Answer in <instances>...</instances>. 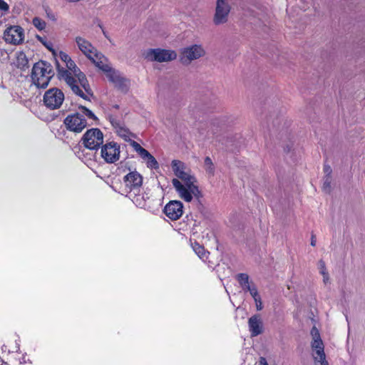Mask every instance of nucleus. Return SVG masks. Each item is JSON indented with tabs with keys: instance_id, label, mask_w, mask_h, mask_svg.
I'll return each mask as SVG.
<instances>
[{
	"instance_id": "1",
	"label": "nucleus",
	"mask_w": 365,
	"mask_h": 365,
	"mask_svg": "<svg viewBox=\"0 0 365 365\" xmlns=\"http://www.w3.org/2000/svg\"><path fill=\"white\" fill-rule=\"evenodd\" d=\"M171 168L175 176L172 180V185L178 196L187 202H191L194 197L199 199L201 192L197 185V179L185 163L173 160Z\"/></svg>"
},
{
	"instance_id": "2",
	"label": "nucleus",
	"mask_w": 365,
	"mask_h": 365,
	"mask_svg": "<svg viewBox=\"0 0 365 365\" xmlns=\"http://www.w3.org/2000/svg\"><path fill=\"white\" fill-rule=\"evenodd\" d=\"M65 65L66 69L57 65L58 78L64 80L74 93L89 101L93 93L84 73L81 71L72 59Z\"/></svg>"
},
{
	"instance_id": "3",
	"label": "nucleus",
	"mask_w": 365,
	"mask_h": 365,
	"mask_svg": "<svg viewBox=\"0 0 365 365\" xmlns=\"http://www.w3.org/2000/svg\"><path fill=\"white\" fill-rule=\"evenodd\" d=\"M53 71L50 63L46 61L36 63L32 68V83L39 88H45L48 86L51 78L53 76Z\"/></svg>"
},
{
	"instance_id": "4",
	"label": "nucleus",
	"mask_w": 365,
	"mask_h": 365,
	"mask_svg": "<svg viewBox=\"0 0 365 365\" xmlns=\"http://www.w3.org/2000/svg\"><path fill=\"white\" fill-rule=\"evenodd\" d=\"M311 335L312 336L311 346L314 364L329 365L328 361L326 359L323 341L321 339L319 330L315 327L312 329Z\"/></svg>"
},
{
	"instance_id": "5",
	"label": "nucleus",
	"mask_w": 365,
	"mask_h": 365,
	"mask_svg": "<svg viewBox=\"0 0 365 365\" xmlns=\"http://www.w3.org/2000/svg\"><path fill=\"white\" fill-rule=\"evenodd\" d=\"M123 194L129 195V197L132 198L133 195L135 197L140 192L143 185V177L135 170L130 171L123 177Z\"/></svg>"
},
{
	"instance_id": "6",
	"label": "nucleus",
	"mask_w": 365,
	"mask_h": 365,
	"mask_svg": "<svg viewBox=\"0 0 365 365\" xmlns=\"http://www.w3.org/2000/svg\"><path fill=\"white\" fill-rule=\"evenodd\" d=\"M177 56L175 51L163 48H150L143 53V56L147 60L159 63L173 61L177 58Z\"/></svg>"
},
{
	"instance_id": "7",
	"label": "nucleus",
	"mask_w": 365,
	"mask_h": 365,
	"mask_svg": "<svg viewBox=\"0 0 365 365\" xmlns=\"http://www.w3.org/2000/svg\"><path fill=\"white\" fill-rule=\"evenodd\" d=\"M63 123L66 129L74 133H81L88 125L87 120L80 113L70 114L66 117Z\"/></svg>"
},
{
	"instance_id": "8",
	"label": "nucleus",
	"mask_w": 365,
	"mask_h": 365,
	"mask_svg": "<svg viewBox=\"0 0 365 365\" xmlns=\"http://www.w3.org/2000/svg\"><path fill=\"white\" fill-rule=\"evenodd\" d=\"M63 101L64 94L57 88H50L43 96L44 105L51 110L60 108Z\"/></svg>"
},
{
	"instance_id": "9",
	"label": "nucleus",
	"mask_w": 365,
	"mask_h": 365,
	"mask_svg": "<svg viewBox=\"0 0 365 365\" xmlns=\"http://www.w3.org/2000/svg\"><path fill=\"white\" fill-rule=\"evenodd\" d=\"M82 140L86 148L95 150L103 144V135L98 128H92L86 131Z\"/></svg>"
},
{
	"instance_id": "10",
	"label": "nucleus",
	"mask_w": 365,
	"mask_h": 365,
	"mask_svg": "<svg viewBox=\"0 0 365 365\" xmlns=\"http://www.w3.org/2000/svg\"><path fill=\"white\" fill-rule=\"evenodd\" d=\"M205 51L201 45H192L182 49L180 53V61L183 64L188 65L192 61L202 57Z\"/></svg>"
},
{
	"instance_id": "11",
	"label": "nucleus",
	"mask_w": 365,
	"mask_h": 365,
	"mask_svg": "<svg viewBox=\"0 0 365 365\" xmlns=\"http://www.w3.org/2000/svg\"><path fill=\"white\" fill-rule=\"evenodd\" d=\"M120 153V145L111 141L101 147V155L107 163H114L119 160Z\"/></svg>"
},
{
	"instance_id": "12",
	"label": "nucleus",
	"mask_w": 365,
	"mask_h": 365,
	"mask_svg": "<svg viewBox=\"0 0 365 365\" xmlns=\"http://www.w3.org/2000/svg\"><path fill=\"white\" fill-rule=\"evenodd\" d=\"M3 38L7 43L19 45L24 42V31L19 26H10L4 31Z\"/></svg>"
},
{
	"instance_id": "13",
	"label": "nucleus",
	"mask_w": 365,
	"mask_h": 365,
	"mask_svg": "<svg viewBox=\"0 0 365 365\" xmlns=\"http://www.w3.org/2000/svg\"><path fill=\"white\" fill-rule=\"evenodd\" d=\"M230 5L228 0H217L213 22L215 25H220L227 22L230 11Z\"/></svg>"
},
{
	"instance_id": "14",
	"label": "nucleus",
	"mask_w": 365,
	"mask_h": 365,
	"mask_svg": "<svg viewBox=\"0 0 365 365\" xmlns=\"http://www.w3.org/2000/svg\"><path fill=\"white\" fill-rule=\"evenodd\" d=\"M163 212L170 220H177L183 214V204L179 200H171L165 206Z\"/></svg>"
},
{
	"instance_id": "15",
	"label": "nucleus",
	"mask_w": 365,
	"mask_h": 365,
	"mask_svg": "<svg viewBox=\"0 0 365 365\" xmlns=\"http://www.w3.org/2000/svg\"><path fill=\"white\" fill-rule=\"evenodd\" d=\"M76 43L78 49L88 58H93L95 53H97V49L86 38L81 36L76 37Z\"/></svg>"
},
{
	"instance_id": "16",
	"label": "nucleus",
	"mask_w": 365,
	"mask_h": 365,
	"mask_svg": "<svg viewBox=\"0 0 365 365\" xmlns=\"http://www.w3.org/2000/svg\"><path fill=\"white\" fill-rule=\"evenodd\" d=\"M90 60L106 74L112 68L108 58L101 52L95 53Z\"/></svg>"
},
{
	"instance_id": "17",
	"label": "nucleus",
	"mask_w": 365,
	"mask_h": 365,
	"mask_svg": "<svg viewBox=\"0 0 365 365\" xmlns=\"http://www.w3.org/2000/svg\"><path fill=\"white\" fill-rule=\"evenodd\" d=\"M249 329L252 336H256L262 332V322L257 315H254L249 319Z\"/></svg>"
},
{
	"instance_id": "18",
	"label": "nucleus",
	"mask_w": 365,
	"mask_h": 365,
	"mask_svg": "<svg viewBox=\"0 0 365 365\" xmlns=\"http://www.w3.org/2000/svg\"><path fill=\"white\" fill-rule=\"evenodd\" d=\"M141 158L145 162L147 167L150 169H158L159 164L156 159L147 150Z\"/></svg>"
},
{
	"instance_id": "19",
	"label": "nucleus",
	"mask_w": 365,
	"mask_h": 365,
	"mask_svg": "<svg viewBox=\"0 0 365 365\" xmlns=\"http://www.w3.org/2000/svg\"><path fill=\"white\" fill-rule=\"evenodd\" d=\"M16 66L21 68L24 69L27 67L28 59L26 54L22 51H18L16 53Z\"/></svg>"
},
{
	"instance_id": "20",
	"label": "nucleus",
	"mask_w": 365,
	"mask_h": 365,
	"mask_svg": "<svg viewBox=\"0 0 365 365\" xmlns=\"http://www.w3.org/2000/svg\"><path fill=\"white\" fill-rule=\"evenodd\" d=\"M192 247L195 252L198 255V257L201 259L205 261L207 259V255L209 252L205 251L204 247H202L197 242L192 243Z\"/></svg>"
},
{
	"instance_id": "21",
	"label": "nucleus",
	"mask_w": 365,
	"mask_h": 365,
	"mask_svg": "<svg viewBox=\"0 0 365 365\" xmlns=\"http://www.w3.org/2000/svg\"><path fill=\"white\" fill-rule=\"evenodd\" d=\"M115 88L120 90L123 93H126L130 86V83L128 79L124 78L123 76L118 81L115 83L113 84Z\"/></svg>"
},
{
	"instance_id": "22",
	"label": "nucleus",
	"mask_w": 365,
	"mask_h": 365,
	"mask_svg": "<svg viewBox=\"0 0 365 365\" xmlns=\"http://www.w3.org/2000/svg\"><path fill=\"white\" fill-rule=\"evenodd\" d=\"M106 76L109 81L113 84L115 83L118 81H120V79L123 77L118 71L113 68L106 73Z\"/></svg>"
},
{
	"instance_id": "23",
	"label": "nucleus",
	"mask_w": 365,
	"mask_h": 365,
	"mask_svg": "<svg viewBox=\"0 0 365 365\" xmlns=\"http://www.w3.org/2000/svg\"><path fill=\"white\" fill-rule=\"evenodd\" d=\"M237 279L243 289H245L247 287L250 286L249 282V276L247 274H239Z\"/></svg>"
},
{
	"instance_id": "24",
	"label": "nucleus",
	"mask_w": 365,
	"mask_h": 365,
	"mask_svg": "<svg viewBox=\"0 0 365 365\" xmlns=\"http://www.w3.org/2000/svg\"><path fill=\"white\" fill-rule=\"evenodd\" d=\"M79 110L81 111V113H82L81 115L84 118H85V116H86L88 119L93 120L94 121H96L98 119L97 117L96 116V115L91 110H90L89 109L86 108L85 106L79 107Z\"/></svg>"
},
{
	"instance_id": "25",
	"label": "nucleus",
	"mask_w": 365,
	"mask_h": 365,
	"mask_svg": "<svg viewBox=\"0 0 365 365\" xmlns=\"http://www.w3.org/2000/svg\"><path fill=\"white\" fill-rule=\"evenodd\" d=\"M204 164H205V168L206 171L209 174L213 175L214 171H215V168H214V165L212 162V160L210 157H206L205 158Z\"/></svg>"
},
{
	"instance_id": "26",
	"label": "nucleus",
	"mask_w": 365,
	"mask_h": 365,
	"mask_svg": "<svg viewBox=\"0 0 365 365\" xmlns=\"http://www.w3.org/2000/svg\"><path fill=\"white\" fill-rule=\"evenodd\" d=\"M33 25L40 31H42L46 27V22L38 17H34L32 21Z\"/></svg>"
},
{
	"instance_id": "27",
	"label": "nucleus",
	"mask_w": 365,
	"mask_h": 365,
	"mask_svg": "<svg viewBox=\"0 0 365 365\" xmlns=\"http://www.w3.org/2000/svg\"><path fill=\"white\" fill-rule=\"evenodd\" d=\"M9 11V4L4 0H0V16L6 15Z\"/></svg>"
},
{
	"instance_id": "28",
	"label": "nucleus",
	"mask_w": 365,
	"mask_h": 365,
	"mask_svg": "<svg viewBox=\"0 0 365 365\" xmlns=\"http://www.w3.org/2000/svg\"><path fill=\"white\" fill-rule=\"evenodd\" d=\"M331 176H325L324 178L323 182V190L325 192H329L331 191Z\"/></svg>"
},
{
	"instance_id": "29",
	"label": "nucleus",
	"mask_w": 365,
	"mask_h": 365,
	"mask_svg": "<svg viewBox=\"0 0 365 365\" xmlns=\"http://www.w3.org/2000/svg\"><path fill=\"white\" fill-rule=\"evenodd\" d=\"M132 146L134 148V150L138 153V154L141 157L143 154L145 153L147 150L143 148L139 143H138L135 141H133L132 143Z\"/></svg>"
},
{
	"instance_id": "30",
	"label": "nucleus",
	"mask_w": 365,
	"mask_h": 365,
	"mask_svg": "<svg viewBox=\"0 0 365 365\" xmlns=\"http://www.w3.org/2000/svg\"><path fill=\"white\" fill-rule=\"evenodd\" d=\"M245 290L249 291L253 299L257 298L259 296L257 287L254 285H250L247 287Z\"/></svg>"
},
{
	"instance_id": "31",
	"label": "nucleus",
	"mask_w": 365,
	"mask_h": 365,
	"mask_svg": "<svg viewBox=\"0 0 365 365\" xmlns=\"http://www.w3.org/2000/svg\"><path fill=\"white\" fill-rule=\"evenodd\" d=\"M318 268L321 274H325L327 272L325 263L323 260H319L318 262Z\"/></svg>"
},
{
	"instance_id": "32",
	"label": "nucleus",
	"mask_w": 365,
	"mask_h": 365,
	"mask_svg": "<svg viewBox=\"0 0 365 365\" xmlns=\"http://www.w3.org/2000/svg\"><path fill=\"white\" fill-rule=\"evenodd\" d=\"M59 58L65 64L71 59L67 53L62 51L59 53Z\"/></svg>"
},
{
	"instance_id": "33",
	"label": "nucleus",
	"mask_w": 365,
	"mask_h": 365,
	"mask_svg": "<svg viewBox=\"0 0 365 365\" xmlns=\"http://www.w3.org/2000/svg\"><path fill=\"white\" fill-rule=\"evenodd\" d=\"M256 304V308L257 310H261L262 309V303L261 301L260 297H258L257 298L254 299Z\"/></svg>"
},
{
	"instance_id": "34",
	"label": "nucleus",
	"mask_w": 365,
	"mask_h": 365,
	"mask_svg": "<svg viewBox=\"0 0 365 365\" xmlns=\"http://www.w3.org/2000/svg\"><path fill=\"white\" fill-rule=\"evenodd\" d=\"M8 57H9L8 53L6 51L0 49V60H2V61L6 60L8 58Z\"/></svg>"
},
{
	"instance_id": "35",
	"label": "nucleus",
	"mask_w": 365,
	"mask_h": 365,
	"mask_svg": "<svg viewBox=\"0 0 365 365\" xmlns=\"http://www.w3.org/2000/svg\"><path fill=\"white\" fill-rule=\"evenodd\" d=\"M324 171L326 174V176H331V167L329 166V165H324Z\"/></svg>"
},
{
	"instance_id": "36",
	"label": "nucleus",
	"mask_w": 365,
	"mask_h": 365,
	"mask_svg": "<svg viewBox=\"0 0 365 365\" xmlns=\"http://www.w3.org/2000/svg\"><path fill=\"white\" fill-rule=\"evenodd\" d=\"M323 275V281L326 284L329 281V274L328 272H326L325 274H322Z\"/></svg>"
},
{
	"instance_id": "37",
	"label": "nucleus",
	"mask_w": 365,
	"mask_h": 365,
	"mask_svg": "<svg viewBox=\"0 0 365 365\" xmlns=\"http://www.w3.org/2000/svg\"><path fill=\"white\" fill-rule=\"evenodd\" d=\"M311 245L313 247L316 245V239L314 235L312 236Z\"/></svg>"
},
{
	"instance_id": "38",
	"label": "nucleus",
	"mask_w": 365,
	"mask_h": 365,
	"mask_svg": "<svg viewBox=\"0 0 365 365\" xmlns=\"http://www.w3.org/2000/svg\"><path fill=\"white\" fill-rule=\"evenodd\" d=\"M260 363L262 365H268L264 358H261Z\"/></svg>"
},
{
	"instance_id": "39",
	"label": "nucleus",
	"mask_w": 365,
	"mask_h": 365,
	"mask_svg": "<svg viewBox=\"0 0 365 365\" xmlns=\"http://www.w3.org/2000/svg\"><path fill=\"white\" fill-rule=\"evenodd\" d=\"M38 39L40 40V41H41V42H42V43H43V44L47 47V48H49L47 44H46V43H44V42L43 41L42 38L38 37Z\"/></svg>"
}]
</instances>
